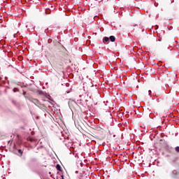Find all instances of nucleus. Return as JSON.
<instances>
[{"label": "nucleus", "instance_id": "nucleus-6", "mask_svg": "<svg viewBox=\"0 0 179 179\" xmlns=\"http://www.w3.org/2000/svg\"><path fill=\"white\" fill-rule=\"evenodd\" d=\"M13 92H14V93H16V92H18L17 88H14V89H13Z\"/></svg>", "mask_w": 179, "mask_h": 179}, {"label": "nucleus", "instance_id": "nucleus-8", "mask_svg": "<svg viewBox=\"0 0 179 179\" xmlns=\"http://www.w3.org/2000/svg\"><path fill=\"white\" fill-rule=\"evenodd\" d=\"M148 93H149V95H150L151 93H152V91L149 90V91H148Z\"/></svg>", "mask_w": 179, "mask_h": 179}, {"label": "nucleus", "instance_id": "nucleus-7", "mask_svg": "<svg viewBox=\"0 0 179 179\" xmlns=\"http://www.w3.org/2000/svg\"><path fill=\"white\" fill-rule=\"evenodd\" d=\"M18 152L22 155V150H18Z\"/></svg>", "mask_w": 179, "mask_h": 179}, {"label": "nucleus", "instance_id": "nucleus-10", "mask_svg": "<svg viewBox=\"0 0 179 179\" xmlns=\"http://www.w3.org/2000/svg\"><path fill=\"white\" fill-rule=\"evenodd\" d=\"M62 179H64V178H62Z\"/></svg>", "mask_w": 179, "mask_h": 179}, {"label": "nucleus", "instance_id": "nucleus-9", "mask_svg": "<svg viewBox=\"0 0 179 179\" xmlns=\"http://www.w3.org/2000/svg\"><path fill=\"white\" fill-rule=\"evenodd\" d=\"M35 101H36V103H38V100H36Z\"/></svg>", "mask_w": 179, "mask_h": 179}, {"label": "nucleus", "instance_id": "nucleus-4", "mask_svg": "<svg viewBox=\"0 0 179 179\" xmlns=\"http://www.w3.org/2000/svg\"><path fill=\"white\" fill-rule=\"evenodd\" d=\"M56 169H57V170H58L59 171H61V166H59V164H57V165L56 166Z\"/></svg>", "mask_w": 179, "mask_h": 179}, {"label": "nucleus", "instance_id": "nucleus-1", "mask_svg": "<svg viewBox=\"0 0 179 179\" xmlns=\"http://www.w3.org/2000/svg\"><path fill=\"white\" fill-rule=\"evenodd\" d=\"M30 142H32L34 145H37V140L34 138H29Z\"/></svg>", "mask_w": 179, "mask_h": 179}, {"label": "nucleus", "instance_id": "nucleus-2", "mask_svg": "<svg viewBox=\"0 0 179 179\" xmlns=\"http://www.w3.org/2000/svg\"><path fill=\"white\" fill-rule=\"evenodd\" d=\"M109 40H110V41H112V43H114V41H115V36H110L109 38Z\"/></svg>", "mask_w": 179, "mask_h": 179}, {"label": "nucleus", "instance_id": "nucleus-5", "mask_svg": "<svg viewBox=\"0 0 179 179\" xmlns=\"http://www.w3.org/2000/svg\"><path fill=\"white\" fill-rule=\"evenodd\" d=\"M175 150L177 152V153H179V146L176 147Z\"/></svg>", "mask_w": 179, "mask_h": 179}, {"label": "nucleus", "instance_id": "nucleus-3", "mask_svg": "<svg viewBox=\"0 0 179 179\" xmlns=\"http://www.w3.org/2000/svg\"><path fill=\"white\" fill-rule=\"evenodd\" d=\"M103 41H106V43H108V41H110V38L108 37H105L103 38Z\"/></svg>", "mask_w": 179, "mask_h": 179}]
</instances>
